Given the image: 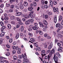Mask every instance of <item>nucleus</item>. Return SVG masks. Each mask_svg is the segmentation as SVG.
Here are the masks:
<instances>
[{"label": "nucleus", "instance_id": "f257e3e1", "mask_svg": "<svg viewBox=\"0 0 63 63\" xmlns=\"http://www.w3.org/2000/svg\"><path fill=\"white\" fill-rule=\"evenodd\" d=\"M58 58V57L56 56L55 54L53 59H54L55 62V63H59L57 62V61H58V60H57Z\"/></svg>", "mask_w": 63, "mask_h": 63}, {"label": "nucleus", "instance_id": "f03ea898", "mask_svg": "<svg viewBox=\"0 0 63 63\" xmlns=\"http://www.w3.org/2000/svg\"><path fill=\"white\" fill-rule=\"evenodd\" d=\"M54 52H55L54 49H53L50 53L49 55H48L49 58L50 57V56L52 55L53 53H54Z\"/></svg>", "mask_w": 63, "mask_h": 63}, {"label": "nucleus", "instance_id": "7ed1b4c3", "mask_svg": "<svg viewBox=\"0 0 63 63\" xmlns=\"http://www.w3.org/2000/svg\"><path fill=\"white\" fill-rule=\"evenodd\" d=\"M39 23L40 25L39 26H40V27L43 28L44 27V25H43V24L42 22H39Z\"/></svg>", "mask_w": 63, "mask_h": 63}, {"label": "nucleus", "instance_id": "20e7f679", "mask_svg": "<svg viewBox=\"0 0 63 63\" xmlns=\"http://www.w3.org/2000/svg\"><path fill=\"white\" fill-rule=\"evenodd\" d=\"M59 49H58V51H60V52H62L63 51L61 50L62 49V47L60 46H59Z\"/></svg>", "mask_w": 63, "mask_h": 63}, {"label": "nucleus", "instance_id": "39448f33", "mask_svg": "<svg viewBox=\"0 0 63 63\" xmlns=\"http://www.w3.org/2000/svg\"><path fill=\"white\" fill-rule=\"evenodd\" d=\"M52 47V42H51L50 45L49 46L48 48L49 49H50Z\"/></svg>", "mask_w": 63, "mask_h": 63}, {"label": "nucleus", "instance_id": "423d86ee", "mask_svg": "<svg viewBox=\"0 0 63 63\" xmlns=\"http://www.w3.org/2000/svg\"><path fill=\"white\" fill-rule=\"evenodd\" d=\"M53 11L54 12H58V9L57 8H55V7L53 8Z\"/></svg>", "mask_w": 63, "mask_h": 63}, {"label": "nucleus", "instance_id": "0eeeda50", "mask_svg": "<svg viewBox=\"0 0 63 63\" xmlns=\"http://www.w3.org/2000/svg\"><path fill=\"white\" fill-rule=\"evenodd\" d=\"M19 7L20 9L21 10L23 9L24 8V7H23V5L22 3H20L19 5Z\"/></svg>", "mask_w": 63, "mask_h": 63}, {"label": "nucleus", "instance_id": "6e6552de", "mask_svg": "<svg viewBox=\"0 0 63 63\" xmlns=\"http://www.w3.org/2000/svg\"><path fill=\"white\" fill-rule=\"evenodd\" d=\"M22 14L21 12H17L16 13V16H19L21 15Z\"/></svg>", "mask_w": 63, "mask_h": 63}, {"label": "nucleus", "instance_id": "1a4fd4ad", "mask_svg": "<svg viewBox=\"0 0 63 63\" xmlns=\"http://www.w3.org/2000/svg\"><path fill=\"white\" fill-rule=\"evenodd\" d=\"M33 13H34V12L33 11H31L29 14V16H30Z\"/></svg>", "mask_w": 63, "mask_h": 63}, {"label": "nucleus", "instance_id": "9d476101", "mask_svg": "<svg viewBox=\"0 0 63 63\" xmlns=\"http://www.w3.org/2000/svg\"><path fill=\"white\" fill-rule=\"evenodd\" d=\"M43 22L44 24H45V25H47V21L45 20H43Z\"/></svg>", "mask_w": 63, "mask_h": 63}, {"label": "nucleus", "instance_id": "9b49d317", "mask_svg": "<svg viewBox=\"0 0 63 63\" xmlns=\"http://www.w3.org/2000/svg\"><path fill=\"white\" fill-rule=\"evenodd\" d=\"M15 18H16V17L14 16H12L10 17V19L12 20H14L15 19Z\"/></svg>", "mask_w": 63, "mask_h": 63}, {"label": "nucleus", "instance_id": "f8f14e48", "mask_svg": "<svg viewBox=\"0 0 63 63\" xmlns=\"http://www.w3.org/2000/svg\"><path fill=\"white\" fill-rule=\"evenodd\" d=\"M5 28L6 27H5V26H3L2 27L1 29V32H2V31H4V29H5Z\"/></svg>", "mask_w": 63, "mask_h": 63}, {"label": "nucleus", "instance_id": "ddd939ff", "mask_svg": "<svg viewBox=\"0 0 63 63\" xmlns=\"http://www.w3.org/2000/svg\"><path fill=\"white\" fill-rule=\"evenodd\" d=\"M22 56L23 58V59L24 60H27V57L25 56L24 55L22 54Z\"/></svg>", "mask_w": 63, "mask_h": 63}, {"label": "nucleus", "instance_id": "4468645a", "mask_svg": "<svg viewBox=\"0 0 63 63\" xmlns=\"http://www.w3.org/2000/svg\"><path fill=\"white\" fill-rule=\"evenodd\" d=\"M54 21L55 23H56L57 22V17L55 16L54 17Z\"/></svg>", "mask_w": 63, "mask_h": 63}, {"label": "nucleus", "instance_id": "2eb2a0df", "mask_svg": "<svg viewBox=\"0 0 63 63\" xmlns=\"http://www.w3.org/2000/svg\"><path fill=\"white\" fill-rule=\"evenodd\" d=\"M4 34H5V32H2L0 34V37H3Z\"/></svg>", "mask_w": 63, "mask_h": 63}, {"label": "nucleus", "instance_id": "dca6fc26", "mask_svg": "<svg viewBox=\"0 0 63 63\" xmlns=\"http://www.w3.org/2000/svg\"><path fill=\"white\" fill-rule=\"evenodd\" d=\"M23 5L24 6H25V7L27 6V5H28V3L26 2V1H25L24 2Z\"/></svg>", "mask_w": 63, "mask_h": 63}, {"label": "nucleus", "instance_id": "f3484780", "mask_svg": "<svg viewBox=\"0 0 63 63\" xmlns=\"http://www.w3.org/2000/svg\"><path fill=\"white\" fill-rule=\"evenodd\" d=\"M23 63H27L29 62V60H23Z\"/></svg>", "mask_w": 63, "mask_h": 63}, {"label": "nucleus", "instance_id": "a211bd4d", "mask_svg": "<svg viewBox=\"0 0 63 63\" xmlns=\"http://www.w3.org/2000/svg\"><path fill=\"white\" fill-rule=\"evenodd\" d=\"M19 36V33H17L16 35V39H18Z\"/></svg>", "mask_w": 63, "mask_h": 63}, {"label": "nucleus", "instance_id": "6ab92c4d", "mask_svg": "<svg viewBox=\"0 0 63 63\" xmlns=\"http://www.w3.org/2000/svg\"><path fill=\"white\" fill-rule=\"evenodd\" d=\"M45 1V0H41V4L42 5H44V4Z\"/></svg>", "mask_w": 63, "mask_h": 63}, {"label": "nucleus", "instance_id": "aec40b11", "mask_svg": "<svg viewBox=\"0 0 63 63\" xmlns=\"http://www.w3.org/2000/svg\"><path fill=\"white\" fill-rule=\"evenodd\" d=\"M62 16H59V21H61V20H62Z\"/></svg>", "mask_w": 63, "mask_h": 63}, {"label": "nucleus", "instance_id": "412c9836", "mask_svg": "<svg viewBox=\"0 0 63 63\" xmlns=\"http://www.w3.org/2000/svg\"><path fill=\"white\" fill-rule=\"evenodd\" d=\"M32 29H33V30H37V29H38L37 28L36 26L32 27Z\"/></svg>", "mask_w": 63, "mask_h": 63}, {"label": "nucleus", "instance_id": "4be33fe9", "mask_svg": "<svg viewBox=\"0 0 63 63\" xmlns=\"http://www.w3.org/2000/svg\"><path fill=\"white\" fill-rule=\"evenodd\" d=\"M35 14H33L31 16V18H35Z\"/></svg>", "mask_w": 63, "mask_h": 63}, {"label": "nucleus", "instance_id": "5701e85b", "mask_svg": "<svg viewBox=\"0 0 63 63\" xmlns=\"http://www.w3.org/2000/svg\"><path fill=\"white\" fill-rule=\"evenodd\" d=\"M25 24L26 25H28L29 24V20L26 21L25 23Z\"/></svg>", "mask_w": 63, "mask_h": 63}, {"label": "nucleus", "instance_id": "b1692460", "mask_svg": "<svg viewBox=\"0 0 63 63\" xmlns=\"http://www.w3.org/2000/svg\"><path fill=\"white\" fill-rule=\"evenodd\" d=\"M50 57H49V56H48V55L47 56H46L45 57V58L46 59H48V60H49V58H50Z\"/></svg>", "mask_w": 63, "mask_h": 63}, {"label": "nucleus", "instance_id": "393cba45", "mask_svg": "<svg viewBox=\"0 0 63 63\" xmlns=\"http://www.w3.org/2000/svg\"><path fill=\"white\" fill-rule=\"evenodd\" d=\"M16 19L17 20V21H19L20 22V21H21V19H20V18H19L18 17H17L16 18Z\"/></svg>", "mask_w": 63, "mask_h": 63}, {"label": "nucleus", "instance_id": "a878e982", "mask_svg": "<svg viewBox=\"0 0 63 63\" xmlns=\"http://www.w3.org/2000/svg\"><path fill=\"white\" fill-rule=\"evenodd\" d=\"M60 26V23H57V24H56V27H58L59 26Z\"/></svg>", "mask_w": 63, "mask_h": 63}, {"label": "nucleus", "instance_id": "bb28decb", "mask_svg": "<svg viewBox=\"0 0 63 63\" xmlns=\"http://www.w3.org/2000/svg\"><path fill=\"white\" fill-rule=\"evenodd\" d=\"M50 5H51V7H52V6H53V3H52V1L51 0L50 1Z\"/></svg>", "mask_w": 63, "mask_h": 63}, {"label": "nucleus", "instance_id": "cd10ccee", "mask_svg": "<svg viewBox=\"0 0 63 63\" xmlns=\"http://www.w3.org/2000/svg\"><path fill=\"white\" fill-rule=\"evenodd\" d=\"M13 59L14 60H17V57L16 56H14L13 57Z\"/></svg>", "mask_w": 63, "mask_h": 63}, {"label": "nucleus", "instance_id": "c85d7f7f", "mask_svg": "<svg viewBox=\"0 0 63 63\" xmlns=\"http://www.w3.org/2000/svg\"><path fill=\"white\" fill-rule=\"evenodd\" d=\"M36 48L39 51H41V48L40 47H37Z\"/></svg>", "mask_w": 63, "mask_h": 63}, {"label": "nucleus", "instance_id": "c756f323", "mask_svg": "<svg viewBox=\"0 0 63 63\" xmlns=\"http://www.w3.org/2000/svg\"><path fill=\"white\" fill-rule=\"evenodd\" d=\"M53 3L54 5H56L57 4V1L55 0H54L53 1Z\"/></svg>", "mask_w": 63, "mask_h": 63}, {"label": "nucleus", "instance_id": "7c9ffc66", "mask_svg": "<svg viewBox=\"0 0 63 63\" xmlns=\"http://www.w3.org/2000/svg\"><path fill=\"white\" fill-rule=\"evenodd\" d=\"M33 9V8L32 7L29 8H28V10L29 11H32V10Z\"/></svg>", "mask_w": 63, "mask_h": 63}, {"label": "nucleus", "instance_id": "2f4dec72", "mask_svg": "<svg viewBox=\"0 0 63 63\" xmlns=\"http://www.w3.org/2000/svg\"><path fill=\"white\" fill-rule=\"evenodd\" d=\"M5 62V61L2 60L0 61V63H4Z\"/></svg>", "mask_w": 63, "mask_h": 63}, {"label": "nucleus", "instance_id": "473e14b6", "mask_svg": "<svg viewBox=\"0 0 63 63\" xmlns=\"http://www.w3.org/2000/svg\"><path fill=\"white\" fill-rule=\"evenodd\" d=\"M7 26L9 29H11V25H10V24H9Z\"/></svg>", "mask_w": 63, "mask_h": 63}, {"label": "nucleus", "instance_id": "72a5a7b5", "mask_svg": "<svg viewBox=\"0 0 63 63\" xmlns=\"http://www.w3.org/2000/svg\"><path fill=\"white\" fill-rule=\"evenodd\" d=\"M10 4H7L6 3V7H10Z\"/></svg>", "mask_w": 63, "mask_h": 63}, {"label": "nucleus", "instance_id": "f704fd0d", "mask_svg": "<svg viewBox=\"0 0 63 63\" xmlns=\"http://www.w3.org/2000/svg\"><path fill=\"white\" fill-rule=\"evenodd\" d=\"M46 52V51L45 50H42L41 51V52L42 53H45V52Z\"/></svg>", "mask_w": 63, "mask_h": 63}, {"label": "nucleus", "instance_id": "c9c22d12", "mask_svg": "<svg viewBox=\"0 0 63 63\" xmlns=\"http://www.w3.org/2000/svg\"><path fill=\"white\" fill-rule=\"evenodd\" d=\"M33 4L34 6H37V3L35 2H33Z\"/></svg>", "mask_w": 63, "mask_h": 63}, {"label": "nucleus", "instance_id": "e433bc0d", "mask_svg": "<svg viewBox=\"0 0 63 63\" xmlns=\"http://www.w3.org/2000/svg\"><path fill=\"white\" fill-rule=\"evenodd\" d=\"M58 37L60 38H61L63 37V35L61 34H59Z\"/></svg>", "mask_w": 63, "mask_h": 63}, {"label": "nucleus", "instance_id": "4c0bfd02", "mask_svg": "<svg viewBox=\"0 0 63 63\" xmlns=\"http://www.w3.org/2000/svg\"><path fill=\"white\" fill-rule=\"evenodd\" d=\"M31 41L33 42H35V39L32 38H31Z\"/></svg>", "mask_w": 63, "mask_h": 63}, {"label": "nucleus", "instance_id": "58836bf2", "mask_svg": "<svg viewBox=\"0 0 63 63\" xmlns=\"http://www.w3.org/2000/svg\"><path fill=\"white\" fill-rule=\"evenodd\" d=\"M23 26H22L21 27V31H23Z\"/></svg>", "mask_w": 63, "mask_h": 63}, {"label": "nucleus", "instance_id": "ea45409f", "mask_svg": "<svg viewBox=\"0 0 63 63\" xmlns=\"http://www.w3.org/2000/svg\"><path fill=\"white\" fill-rule=\"evenodd\" d=\"M56 55H57V56H61L60 55H61L59 54V53L58 52H57V53H56Z\"/></svg>", "mask_w": 63, "mask_h": 63}, {"label": "nucleus", "instance_id": "a19ab883", "mask_svg": "<svg viewBox=\"0 0 63 63\" xmlns=\"http://www.w3.org/2000/svg\"><path fill=\"white\" fill-rule=\"evenodd\" d=\"M28 30L29 31H31L32 30V28H29L28 29Z\"/></svg>", "mask_w": 63, "mask_h": 63}, {"label": "nucleus", "instance_id": "79ce46f5", "mask_svg": "<svg viewBox=\"0 0 63 63\" xmlns=\"http://www.w3.org/2000/svg\"><path fill=\"white\" fill-rule=\"evenodd\" d=\"M22 56L20 55L18 56V57L19 59H22Z\"/></svg>", "mask_w": 63, "mask_h": 63}, {"label": "nucleus", "instance_id": "37998d69", "mask_svg": "<svg viewBox=\"0 0 63 63\" xmlns=\"http://www.w3.org/2000/svg\"><path fill=\"white\" fill-rule=\"evenodd\" d=\"M4 18L5 20H8V19H9V18H8L7 17H4Z\"/></svg>", "mask_w": 63, "mask_h": 63}, {"label": "nucleus", "instance_id": "c03bdc74", "mask_svg": "<svg viewBox=\"0 0 63 63\" xmlns=\"http://www.w3.org/2000/svg\"><path fill=\"white\" fill-rule=\"evenodd\" d=\"M12 41H13V39L12 38H10V39L9 40V42L10 43H11L12 42Z\"/></svg>", "mask_w": 63, "mask_h": 63}, {"label": "nucleus", "instance_id": "a18cd8bd", "mask_svg": "<svg viewBox=\"0 0 63 63\" xmlns=\"http://www.w3.org/2000/svg\"><path fill=\"white\" fill-rule=\"evenodd\" d=\"M29 21L30 22H32V21H34V19H29Z\"/></svg>", "mask_w": 63, "mask_h": 63}, {"label": "nucleus", "instance_id": "49530a36", "mask_svg": "<svg viewBox=\"0 0 63 63\" xmlns=\"http://www.w3.org/2000/svg\"><path fill=\"white\" fill-rule=\"evenodd\" d=\"M16 50H20V48H18V47L17 46L16 47Z\"/></svg>", "mask_w": 63, "mask_h": 63}, {"label": "nucleus", "instance_id": "de8ad7c7", "mask_svg": "<svg viewBox=\"0 0 63 63\" xmlns=\"http://www.w3.org/2000/svg\"><path fill=\"white\" fill-rule=\"evenodd\" d=\"M3 43V39L2 38L0 39V44H2Z\"/></svg>", "mask_w": 63, "mask_h": 63}, {"label": "nucleus", "instance_id": "09e8293b", "mask_svg": "<svg viewBox=\"0 0 63 63\" xmlns=\"http://www.w3.org/2000/svg\"><path fill=\"white\" fill-rule=\"evenodd\" d=\"M62 28H63V26H59V30H61Z\"/></svg>", "mask_w": 63, "mask_h": 63}, {"label": "nucleus", "instance_id": "8fccbe9b", "mask_svg": "<svg viewBox=\"0 0 63 63\" xmlns=\"http://www.w3.org/2000/svg\"><path fill=\"white\" fill-rule=\"evenodd\" d=\"M0 23L1 26H3V25H4V23L2 22H0Z\"/></svg>", "mask_w": 63, "mask_h": 63}, {"label": "nucleus", "instance_id": "3c124183", "mask_svg": "<svg viewBox=\"0 0 63 63\" xmlns=\"http://www.w3.org/2000/svg\"><path fill=\"white\" fill-rule=\"evenodd\" d=\"M39 33L41 35H42L43 34V32H42L41 31H39Z\"/></svg>", "mask_w": 63, "mask_h": 63}, {"label": "nucleus", "instance_id": "603ef678", "mask_svg": "<svg viewBox=\"0 0 63 63\" xmlns=\"http://www.w3.org/2000/svg\"><path fill=\"white\" fill-rule=\"evenodd\" d=\"M3 7L4 5H3V4H1L0 7V8H3Z\"/></svg>", "mask_w": 63, "mask_h": 63}, {"label": "nucleus", "instance_id": "864d4df0", "mask_svg": "<svg viewBox=\"0 0 63 63\" xmlns=\"http://www.w3.org/2000/svg\"><path fill=\"white\" fill-rule=\"evenodd\" d=\"M15 7L16 9H18V10H19V7L18 6H16Z\"/></svg>", "mask_w": 63, "mask_h": 63}, {"label": "nucleus", "instance_id": "5fc2aeb1", "mask_svg": "<svg viewBox=\"0 0 63 63\" xmlns=\"http://www.w3.org/2000/svg\"><path fill=\"white\" fill-rule=\"evenodd\" d=\"M10 55V53H7L6 54V56H9Z\"/></svg>", "mask_w": 63, "mask_h": 63}, {"label": "nucleus", "instance_id": "6e6d98bb", "mask_svg": "<svg viewBox=\"0 0 63 63\" xmlns=\"http://www.w3.org/2000/svg\"><path fill=\"white\" fill-rule=\"evenodd\" d=\"M10 7L11 9H13L14 8V5H12L10 6Z\"/></svg>", "mask_w": 63, "mask_h": 63}, {"label": "nucleus", "instance_id": "4d7b16f0", "mask_svg": "<svg viewBox=\"0 0 63 63\" xmlns=\"http://www.w3.org/2000/svg\"><path fill=\"white\" fill-rule=\"evenodd\" d=\"M18 23L19 24H20L21 25H22L23 24V23L21 22V21L18 22Z\"/></svg>", "mask_w": 63, "mask_h": 63}, {"label": "nucleus", "instance_id": "13d9d810", "mask_svg": "<svg viewBox=\"0 0 63 63\" xmlns=\"http://www.w3.org/2000/svg\"><path fill=\"white\" fill-rule=\"evenodd\" d=\"M9 12H10L11 13H12V12H13V10L12 9H10L9 10Z\"/></svg>", "mask_w": 63, "mask_h": 63}, {"label": "nucleus", "instance_id": "bf43d9fd", "mask_svg": "<svg viewBox=\"0 0 63 63\" xmlns=\"http://www.w3.org/2000/svg\"><path fill=\"white\" fill-rule=\"evenodd\" d=\"M48 15H49V16H50V15H52V13L51 12H49L48 13Z\"/></svg>", "mask_w": 63, "mask_h": 63}, {"label": "nucleus", "instance_id": "052dcab7", "mask_svg": "<svg viewBox=\"0 0 63 63\" xmlns=\"http://www.w3.org/2000/svg\"><path fill=\"white\" fill-rule=\"evenodd\" d=\"M50 51V50H48L46 51V53H48Z\"/></svg>", "mask_w": 63, "mask_h": 63}, {"label": "nucleus", "instance_id": "680f3d73", "mask_svg": "<svg viewBox=\"0 0 63 63\" xmlns=\"http://www.w3.org/2000/svg\"><path fill=\"white\" fill-rule=\"evenodd\" d=\"M48 18V16L47 15H46L45 16V19H47Z\"/></svg>", "mask_w": 63, "mask_h": 63}, {"label": "nucleus", "instance_id": "e2e57ef3", "mask_svg": "<svg viewBox=\"0 0 63 63\" xmlns=\"http://www.w3.org/2000/svg\"><path fill=\"white\" fill-rule=\"evenodd\" d=\"M6 47H7L8 48H10V46L9 45H6Z\"/></svg>", "mask_w": 63, "mask_h": 63}, {"label": "nucleus", "instance_id": "0e129e2a", "mask_svg": "<svg viewBox=\"0 0 63 63\" xmlns=\"http://www.w3.org/2000/svg\"><path fill=\"white\" fill-rule=\"evenodd\" d=\"M53 34L54 36H55L56 35V32H55L54 31L53 32Z\"/></svg>", "mask_w": 63, "mask_h": 63}, {"label": "nucleus", "instance_id": "69168bd1", "mask_svg": "<svg viewBox=\"0 0 63 63\" xmlns=\"http://www.w3.org/2000/svg\"><path fill=\"white\" fill-rule=\"evenodd\" d=\"M44 7L46 9H47L48 8V6L47 5H45L44 6Z\"/></svg>", "mask_w": 63, "mask_h": 63}, {"label": "nucleus", "instance_id": "338daca9", "mask_svg": "<svg viewBox=\"0 0 63 63\" xmlns=\"http://www.w3.org/2000/svg\"><path fill=\"white\" fill-rule=\"evenodd\" d=\"M3 12V11L2 9H0V13H2Z\"/></svg>", "mask_w": 63, "mask_h": 63}, {"label": "nucleus", "instance_id": "774afa93", "mask_svg": "<svg viewBox=\"0 0 63 63\" xmlns=\"http://www.w3.org/2000/svg\"><path fill=\"white\" fill-rule=\"evenodd\" d=\"M28 35H30V36H32V34L31 33L29 32L28 33Z\"/></svg>", "mask_w": 63, "mask_h": 63}]
</instances>
